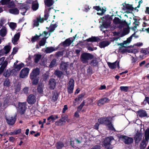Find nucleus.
<instances>
[{
  "label": "nucleus",
  "instance_id": "1",
  "mask_svg": "<svg viewBox=\"0 0 149 149\" xmlns=\"http://www.w3.org/2000/svg\"><path fill=\"white\" fill-rule=\"evenodd\" d=\"M57 26L56 24H51L49 28L48 29V32L44 31L42 33L40 34V36L42 38L39 42V45L40 46H43L45 45L46 42V39L50 35L51 33L53 32L55 30V28Z\"/></svg>",
  "mask_w": 149,
  "mask_h": 149
},
{
  "label": "nucleus",
  "instance_id": "2",
  "mask_svg": "<svg viewBox=\"0 0 149 149\" xmlns=\"http://www.w3.org/2000/svg\"><path fill=\"white\" fill-rule=\"evenodd\" d=\"M111 118H101L98 119V122L101 124H104L107 126L108 129L112 131H115V130L111 124Z\"/></svg>",
  "mask_w": 149,
  "mask_h": 149
},
{
  "label": "nucleus",
  "instance_id": "3",
  "mask_svg": "<svg viewBox=\"0 0 149 149\" xmlns=\"http://www.w3.org/2000/svg\"><path fill=\"white\" fill-rule=\"evenodd\" d=\"M115 143V141L113 138L111 136L107 137L102 142V146H104L108 149H111L112 143Z\"/></svg>",
  "mask_w": 149,
  "mask_h": 149
},
{
  "label": "nucleus",
  "instance_id": "4",
  "mask_svg": "<svg viewBox=\"0 0 149 149\" xmlns=\"http://www.w3.org/2000/svg\"><path fill=\"white\" fill-rule=\"evenodd\" d=\"M93 56L90 54L84 53L81 55V59L83 63H87L89 59L93 58Z\"/></svg>",
  "mask_w": 149,
  "mask_h": 149
},
{
  "label": "nucleus",
  "instance_id": "5",
  "mask_svg": "<svg viewBox=\"0 0 149 149\" xmlns=\"http://www.w3.org/2000/svg\"><path fill=\"white\" fill-rule=\"evenodd\" d=\"M11 48L10 45L5 46L2 49L0 50V56L7 54L9 52Z\"/></svg>",
  "mask_w": 149,
  "mask_h": 149
},
{
  "label": "nucleus",
  "instance_id": "6",
  "mask_svg": "<svg viewBox=\"0 0 149 149\" xmlns=\"http://www.w3.org/2000/svg\"><path fill=\"white\" fill-rule=\"evenodd\" d=\"M5 58L2 57L0 58V65H2L0 68V74L3 72L4 69L7 66L8 63L7 61H4Z\"/></svg>",
  "mask_w": 149,
  "mask_h": 149
},
{
  "label": "nucleus",
  "instance_id": "7",
  "mask_svg": "<svg viewBox=\"0 0 149 149\" xmlns=\"http://www.w3.org/2000/svg\"><path fill=\"white\" fill-rule=\"evenodd\" d=\"M74 81L73 79H70L68 84V93H70L73 92L74 84Z\"/></svg>",
  "mask_w": 149,
  "mask_h": 149
},
{
  "label": "nucleus",
  "instance_id": "8",
  "mask_svg": "<svg viewBox=\"0 0 149 149\" xmlns=\"http://www.w3.org/2000/svg\"><path fill=\"white\" fill-rule=\"evenodd\" d=\"M18 112L21 114H24L25 111L26 103H19L18 104Z\"/></svg>",
  "mask_w": 149,
  "mask_h": 149
},
{
  "label": "nucleus",
  "instance_id": "9",
  "mask_svg": "<svg viewBox=\"0 0 149 149\" xmlns=\"http://www.w3.org/2000/svg\"><path fill=\"white\" fill-rule=\"evenodd\" d=\"M29 69L28 68H24L22 69L20 72L19 77L21 78H24L28 76Z\"/></svg>",
  "mask_w": 149,
  "mask_h": 149
},
{
  "label": "nucleus",
  "instance_id": "10",
  "mask_svg": "<svg viewBox=\"0 0 149 149\" xmlns=\"http://www.w3.org/2000/svg\"><path fill=\"white\" fill-rule=\"evenodd\" d=\"M68 65L65 63L62 62L60 66V69L63 71V73L65 74H68L69 73L68 71Z\"/></svg>",
  "mask_w": 149,
  "mask_h": 149
},
{
  "label": "nucleus",
  "instance_id": "11",
  "mask_svg": "<svg viewBox=\"0 0 149 149\" xmlns=\"http://www.w3.org/2000/svg\"><path fill=\"white\" fill-rule=\"evenodd\" d=\"M5 117L8 124L12 125L14 124L15 121V119L14 117L8 115H6Z\"/></svg>",
  "mask_w": 149,
  "mask_h": 149
},
{
  "label": "nucleus",
  "instance_id": "12",
  "mask_svg": "<svg viewBox=\"0 0 149 149\" xmlns=\"http://www.w3.org/2000/svg\"><path fill=\"white\" fill-rule=\"evenodd\" d=\"M40 72V69L36 68L34 69L30 74V77L32 79H33L34 77H38L37 76L39 74Z\"/></svg>",
  "mask_w": 149,
  "mask_h": 149
},
{
  "label": "nucleus",
  "instance_id": "13",
  "mask_svg": "<svg viewBox=\"0 0 149 149\" xmlns=\"http://www.w3.org/2000/svg\"><path fill=\"white\" fill-rule=\"evenodd\" d=\"M121 137L123 138V141L126 144H129L133 142V139L131 137L123 136H121Z\"/></svg>",
  "mask_w": 149,
  "mask_h": 149
},
{
  "label": "nucleus",
  "instance_id": "14",
  "mask_svg": "<svg viewBox=\"0 0 149 149\" xmlns=\"http://www.w3.org/2000/svg\"><path fill=\"white\" fill-rule=\"evenodd\" d=\"M27 100L28 103L30 104H33L36 102V97L34 95H30L28 97Z\"/></svg>",
  "mask_w": 149,
  "mask_h": 149
},
{
  "label": "nucleus",
  "instance_id": "15",
  "mask_svg": "<svg viewBox=\"0 0 149 149\" xmlns=\"http://www.w3.org/2000/svg\"><path fill=\"white\" fill-rule=\"evenodd\" d=\"M56 83L54 79H50L49 82V87L51 89H54L55 87Z\"/></svg>",
  "mask_w": 149,
  "mask_h": 149
},
{
  "label": "nucleus",
  "instance_id": "16",
  "mask_svg": "<svg viewBox=\"0 0 149 149\" xmlns=\"http://www.w3.org/2000/svg\"><path fill=\"white\" fill-rule=\"evenodd\" d=\"M107 64L109 67L111 69H113L117 67L119 68V62L117 61L113 63L108 62Z\"/></svg>",
  "mask_w": 149,
  "mask_h": 149
},
{
  "label": "nucleus",
  "instance_id": "17",
  "mask_svg": "<svg viewBox=\"0 0 149 149\" xmlns=\"http://www.w3.org/2000/svg\"><path fill=\"white\" fill-rule=\"evenodd\" d=\"M73 40L72 38H70L65 40L63 43V45L64 47L69 46L73 42Z\"/></svg>",
  "mask_w": 149,
  "mask_h": 149
},
{
  "label": "nucleus",
  "instance_id": "18",
  "mask_svg": "<svg viewBox=\"0 0 149 149\" xmlns=\"http://www.w3.org/2000/svg\"><path fill=\"white\" fill-rule=\"evenodd\" d=\"M43 21V18L38 17L34 20V25L35 26H37L39 25V23H42Z\"/></svg>",
  "mask_w": 149,
  "mask_h": 149
},
{
  "label": "nucleus",
  "instance_id": "19",
  "mask_svg": "<svg viewBox=\"0 0 149 149\" xmlns=\"http://www.w3.org/2000/svg\"><path fill=\"white\" fill-rule=\"evenodd\" d=\"M68 117L67 116H65L64 117H63L61 119L59 120L58 122H56V124L59 125H62L65 123L66 120L68 119Z\"/></svg>",
  "mask_w": 149,
  "mask_h": 149
},
{
  "label": "nucleus",
  "instance_id": "20",
  "mask_svg": "<svg viewBox=\"0 0 149 149\" xmlns=\"http://www.w3.org/2000/svg\"><path fill=\"white\" fill-rule=\"evenodd\" d=\"M24 66V64L23 63L17 65V63H15L14 64V68L17 71H19L20 69Z\"/></svg>",
  "mask_w": 149,
  "mask_h": 149
},
{
  "label": "nucleus",
  "instance_id": "21",
  "mask_svg": "<svg viewBox=\"0 0 149 149\" xmlns=\"http://www.w3.org/2000/svg\"><path fill=\"white\" fill-rule=\"evenodd\" d=\"M109 101V100L107 98H104L99 100L97 102L98 105L100 106L104 104L106 102H108Z\"/></svg>",
  "mask_w": 149,
  "mask_h": 149
},
{
  "label": "nucleus",
  "instance_id": "22",
  "mask_svg": "<svg viewBox=\"0 0 149 149\" xmlns=\"http://www.w3.org/2000/svg\"><path fill=\"white\" fill-rule=\"evenodd\" d=\"M137 112V115L140 117H148V114L145 111L140 110Z\"/></svg>",
  "mask_w": 149,
  "mask_h": 149
},
{
  "label": "nucleus",
  "instance_id": "23",
  "mask_svg": "<svg viewBox=\"0 0 149 149\" xmlns=\"http://www.w3.org/2000/svg\"><path fill=\"white\" fill-rule=\"evenodd\" d=\"M20 35V34L19 33H17L15 35L12 40V42L14 45H15L17 44V42L19 39Z\"/></svg>",
  "mask_w": 149,
  "mask_h": 149
},
{
  "label": "nucleus",
  "instance_id": "24",
  "mask_svg": "<svg viewBox=\"0 0 149 149\" xmlns=\"http://www.w3.org/2000/svg\"><path fill=\"white\" fill-rule=\"evenodd\" d=\"M7 32L6 28L3 26L0 31V35L1 36L4 37L6 35Z\"/></svg>",
  "mask_w": 149,
  "mask_h": 149
},
{
  "label": "nucleus",
  "instance_id": "25",
  "mask_svg": "<svg viewBox=\"0 0 149 149\" xmlns=\"http://www.w3.org/2000/svg\"><path fill=\"white\" fill-rule=\"evenodd\" d=\"M109 44V43L107 41H103L99 43V45L100 47L104 48Z\"/></svg>",
  "mask_w": 149,
  "mask_h": 149
},
{
  "label": "nucleus",
  "instance_id": "26",
  "mask_svg": "<svg viewBox=\"0 0 149 149\" xmlns=\"http://www.w3.org/2000/svg\"><path fill=\"white\" fill-rule=\"evenodd\" d=\"M44 2L46 6L49 7L53 4L54 1L53 0H45Z\"/></svg>",
  "mask_w": 149,
  "mask_h": 149
},
{
  "label": "nucleus",
  "instance_id": "27",
  "mask_svg": "<svg viewBox=\"0 0 149 149\" xmlns=\"http://www.w3.org/2000/svg\"><path fill=\"white\" fill-rule=\"evenodd\" d=\"M129 32V29L128 27L124 28L122 32L121 36L123 37L128 34Z\"/></svg>",
  "mask_w": 149,
  "mask_h": 149
},
{
  "label": "nucleus",
  "instance_id": "28",
  "mask_svg": "<svg viewBox=\"0 0 149 149\" xmlns=\"http://www.w3.org/2000/svg\"><path fill=\"white\" fill-rule=\"evenodd\" d=\"M139 22L138 21H135L133 24V26L132 27V29L134 31H135L136 29L139 27Z\"/></svg>",
  "mask_w": 149,
  "mask_h": 149
},
{
  "label": "nucleus",
  "instance_id": "29",
  "mask_svg": "<svg viewBox=\"0 0 149 149\" xmlns=\"http://www.w3.org/2000/svg\"><path fill=\"white\" fill-rule=\"evenodd\" d=\"M132 38V36H130V37L127 38V40L124 41L123 43L120 44V45L122 46H123L125 45H127L130 43Z\"/></svg>",
  "mask_w": 149,
  "mask_h": 149
},
{
  "label": "nucleus",
  "instance_id": "30",
  "mask_svg": "<svg viewBox=\"0 0 149 149\" xmlns=\"http://www.w3.org/2000/svg\"><path fill=\"white\" fill-rule=\"evenodd\" d=\"M30 78L33 84L36 85L38 83L39 81L38 77H34L33 79H32L31 77H30Z\"/></svg>",
  "mask_w": 149,
  "mask_h": 149
},
{
  "label": "nucleus",
  "instance_id": "31",
  "mask_svg": "<svg viewBox=\"0 0 149 149\" xmlns=\"http://www.w3.org/2000/svg\"><path fill=\"white\" fill-rule=\"evenodd\" d=\"M9 12L13 14H17L19 13V11L17 8L10 9L9 10Z\"/></svg>",
  "mask_w": 149,
  "mask_h": 149
},
{
  "label": "nucleus",
  "instance_id": "32",
  "mask_svg": "<svg viewBox=\"0 0 149 149\" xmlns=\"http://www.w3.org/2000/svg\"><path fill=\"white\" fill-rule=\"evenodd\" d=\"M38 7V4L37 1H36L33 2L32 6V8L34 10H37Z\"/></svg>",
  "mask_w": 149,
  "mask_h": 149
},
{
  "label": "nucleus",
  "instance_id": "33",
  "mask_svg": "<svg viewBox=\"0 0 149 149\" xmlns=\"http://www.w3.org/2000/svg\"><path fill=\"white\" fill-rule=\"evenodd\" d=\"M58 118L57 115H52L49 117L47 118L48 121L51 120L52 121H54L55 120Z\"/></svg>",
  "mask_w": 149,
  "mask_h": 149
},
{
  "label": "nucleus",
  "instance_id": "34",
  "mask_svg": "<svg viewBox=\"0 0 149 149\" xmlns=\"http://www.w3.org/2000/svg\"><path fill=\"white\" fill-rule=\"evenodd\" d=\"M110 21L109 19L107 20L106 22H104L103 23V27L105 28H109L111 24Z\"/></svg>",
  "mask_w": 149,
  "mask_h": 149
},
{
  "label": "nucleus",
  "instance_id": "35",
  "mask_svg": "<svg viewBox=\"0 0 149 149\" xmlns=\"http://www.w3.org/2000/svg\"><path fill=\"white\" fill-rule=\"evenodd\" d=\"M99 39V38L97 37H92L91 38L87 39L86 40L88 42H96Z\"/></svg>",
  "mask_w": 149,
  "mask_h": 149
},
{
  "label": "nucleus",
  "instance_id": "36",
  "mask_svg": "<svg viewBox=\"0 0 149 149\" xmlns=\"http://www.w3.org/2000/svg\"><path fill=\"white\" fill-rule=\"evenodd\" d=\"M11 74V71L10 69L5 70L4 72L3 75L5 77H8Z\"/></svg>",
  "mask_w": 149,
  "mask_h": 149
},
{
  "label": "nucleus",
  "instance_id": "37",
  "mask_svg": "<svg viewBox=\"0 0 149 149\" xmlns=\"http://www.w3.org/2000/svg\"><path fill=\"white\" fill-rule=\"evenodd\" d=\"M64 146V144L62 142H57L56 145V147L57 149H61Z\"/></svg>",
  "mask_w": 149,
  "mask_h": 149
},
{
  "label": "nucleus",
  "instance_id": "38",
  "mask_svg": "<svg viewBox=\"0 0 149 149\" xmlns=\"http://www.w3.org/2000/svg\"><path fill=\"white\" fill-rule=\"evenodd\" d=\"M41 57V55L40 54H36L35 55L34 61L36 63H37L39 61Z\"/></svg>",
  "mask_w": 149,
  "mask_h": 149
},
{
  "label": "nucleus",
  "instance_id": "39",
  "mask_svg": "<svg viewBox=\"0 0 149 149\" xmlns=\"http://www.w3.org/2000/svg\"><path fill=\"white\" fill-rule=\"evenodd\" d=\"M56 49L53 47H47L45 50L46 53H49L54 51Z\"/></svg>",
  "mask_w": 149,
  "mask_h": 149
},
{
  "label": "nucleus",
  "instance_id": "40",
  "mask_svg": "<svg viewBox=\"0 0 149 149\" xmlns=\"http://www.w3.org/2000/svg\"><path fill=\"white\" fill-rule=\"evenodd\" d=\"M145 139L146 141L149 139V128L147 129L145 131Z\"/></svg>",
  "mask_w": 149,
  "mask_h": 149
},
{
  "label": "nucleus",
  "instance_id": "41",
  "mask_svg": "<svg viewBox=\"0 0 149 149\" xmlns=\"http://www.w3.org/2000/svg\"><path fill=\"white\" fill-rule=\"evenodd\" d=\"M120 88L121 91L125 92L127 91L129 89V87L127 86H121Z\"/></svg>",
  "mask_w": 149,
  "mask_h": 149
},
{
  "label": "nucleus",
  "instance_id": "42",
  "mask_svg": "<svg viewBox=\"0 0 149 149\" xmlns=\"http://www.w3.org/2000/svg\"><path fill=\"white\" fill-rule=\"evenodd\" d=\"M141 134H139L136 135L135 137V139L136 142H139L141 139Z\"/></svg>",
  "mask_w": 149,
  "mask_h": 149
},
{
  "label": "nucleus",
  "instance_id": "43",
  "mask_svg": "<svg viewBox=\"0 0 149 149\" xmlns=\"http://www.w3.org/2000/svg\"><path fill=\"white\" fill-rule=\"evenodd\" d=\"M146 146V143L145 141L143 140L141 142L140 148V149H144Z\"/></svg>",
  "mask_w": 149,
  "mask_h": 149
},
{
  "label": "nucleus",
  "instance_id": "44",
  "mask_svg": "<svg viewBox=\"0 0 149 149\" xmlns=\"http://www.w3.org/2000/svg\"><path fill=\"white\" fill-rule=\"evenodd\" d=\"M56 60L55 59H53L51 62L50 65L49 67L50 68H52L56 65Z\"/></svg>",
  "mask_w": 149,
  "mask_h": 149
},
{
  "label": "nucleus",
  "instance_id": "45",
  "mask_svg": "<svg viewBox=\"0 0 149 149\" xmlns=\"http://www.w3.org/2000/svg\"><path fill=\"white\" fill-rule=\"evenodd\" d=\"M85 95L84 93H82L81 95H79V97L78 98H76L75 99V101L79 100V101H81L82 100L83 98L84 97Z\"/></svg>",
  "mask_w": 149,
  "mask_h": 149
},
{
  "label": "nucleus",
  "instance_id": "46",
  "mask_svg": "<svg viewBox=\"0 0 149 149\" xmlns=\"http://www.w3.org/2000/svg\"><path fill=\"white\" fill-rule=\"evenodd\" d=\"M40 37V35L39 36L36 35L35 36H33L32 38L31 41L32 42H35L38 39V38Z\"/></svg>",
  "mask_w": 149,
  "mask_h": 149
},
{
  "label": "nucleus",
  "instance_id": "47",
  "mask_svg": "<svg viewBox=\"0 0 149 149\" xmlns=\"http://www.w3.org/2000/svg\"><path fill=\"white\" fill-rule=\"evenodd\" d=\"M58 97V95L57 93H54L52 97V101L53 102L57 100Z\"/></svg>",
  "mask_w": 149,
  "mask_h": 149
},
{
  "label": "nucleus",
  "instance_id": "48",
  "mask_svg": "<svg viewBox=\"0 0 149 149\" xmlns=\"http://www.w3.org/2000/svg\"><path fill=\"white\" fill-rule=\"evenodd\" d=\"M4 85L6 86H10V82L8 79H6L5 80L4 83Z\"/></svg>",
  "mask_w": 149,
  "mask_h": 149
},
{
  "label": "nucleus",
  "instance_id": "49",
  "mask_svg": "<svg viewBox=\"0 0 149 149\" xmlns=\"http://www.w3.org/2000/svg\"><path fill=\"white\" fill-rule=\"evenodd\" d=\"M113 22L116 24H120V21L118 18L115 17L113 20Z\"/></svg>",
  "mask_w": 149,
  "mask_h": 149
},
{
  "label": "nucleus",
  "instance_id": "50",
  "mask_svg": "<svg viewBox=\"0 0 149 149\" xmlns=\"http://www.w3.org/2000/svg\"><path fill=\"white\" fill-rule=\"evenodd\" d=\"M98 64V62L96 59L93 60L91 62L90 64L92 66H95Z\"/></svg>",
  "mask_w": 149,
  "mask_h": 149
},
{
  "label": "nucleus",
  "instance_id": "51",
  "mask_svg": "<svg viewBox=\"0 0 149 149\" xmlns=\"http://www.w3.org/2000/svg\"><path fill=\"white\" fill-rule=\"evenodd\" d=\"M9 26L11 29H14L16 27V24L15 23L11 22L10 23Z\"/></svg>",
  "mask_w": 149,
  "mask_h": 149
},
{
  "label": "nucleus",
  "instance_id": "52",
  "mask_svg": "<svg viewBox=\"0 0 149 149\" xmlns=\"http://www.w3.org/2000/svg\"><path fill=\"white\" fill-rule=\"evenodd\" d=\"M20 132L21 130L20 129H18L14 131L13 132H11V133L12 135H16L20 133Z\"/></svg>",
  "mask_w": 149,
  "mask_h": 149
},
{
  "label": "nucleus",
  "instance_id": "53",
  "mask_svg": "<svg viewBox=\"0 0 149 149\" xmlns=\"http://www.w3.org/2000/svg\"><path fill=\"white\" fill-rule=\"evenodd\" d=\"M141 52V53L144 54L145 55L148 54L149 53V52L146 49H142Z\"/></svg>",
  "mask_w": 149,
  "mask_h": 149
},
{
  "label": "nucleus",
  "instance_id": "54",
  "mask_svg": "<svg viewBox=\"0 0 149 149\" xmlns=\"http://www.w3.org/2000/svg\"><path fill=\"white\" fill-rule=\"evenodd\" d=\"M63 72L60 71H56L55 72L56 75H57L58 77L61 76Z\"/></svg>",
  "mask_w": 149,
  "mask_h": 149
},
{
  "label": "nucleus",
  "instance_id": "55",
  "mask_svg": "<svg viewBox=\"0 0 149 149\" xmlns=\"http://www.w3.org/2000/svg\"><path fill=\"white\" fill-rule=\"evenodd\" d=\"M6 20L3 18L1 19L0 22V26H1L3 25L6 22Z\"/></svg>",
  "mask_w": 149,
  "mask_h": 149
},
{
  "label": "nucleus",
  "instance_id": "56",
  "mask_svg": "<svg viewBox=\"0 0 149 149\" xmlns=\"http://www.w3.org/2000/svg\"><path fill=\"white\" fill-rule=\"evenodd\" d=\"M38 92L40 93H41L43 92V88L42 86H39L38 88Z\"/></svg>",
  "mask_w": 149,
  "mask_h": 149
},
{
  "label": "nucleus",
  "instance_id": "57",
  "mask_svg": "<svg viewBox=\"0 0 149 149\" xmlns=\"http://www.w3.org/2000/svg\"><path fill=\"white\" fill-rule=\"evenodd\" d=\"M18 48L17 47H14L13 48L12 54L13 55L15 54L17 52L18 50Z\"/></svg>",
  "mask_w": 149,
  "mask_h": 149
},
{
  "label": "nucleus",
  "instance_id": "58",
  "mask_svg": "<svg viewBox=\"0 0 149 149\" xmlns=\"http://www.w3.org/2000/svg\"><path fill=\"white\" fill-rule=\"evenodd\" d=\"M10 0H2L1 1L2 5L7 4Z\"/></svg>",
  "mask_w": 149,
  "mask_h": 149
},
{
  "label": "nucleus",
  "instance_id": "59",
  "mask_svg": "<svg viewBox=\"0 0 149 149\" xmlns=\"http://www.w3.org/2000/svg\"><path fill=\"white\" fill-rule=\"evenodd\" d=\"M28 91L29 88L27 87L24 88L23 90V92L26 94H27L28 93Z\"/></svg>",
  "mask_w": 149,
  "mask_h": 149
},
{
  "label": "nucleus",
  "instance_id": "60",
  "mask_svg": "<svg viewBox=\"0 0 149 149\" xmlns=\"http://www.w3.org/2000/svg\"><path fill=\"white\" fill-rule=\"evenodd\" d=\"M85 105V103L84 101H83L81 104L79 105V106L78 107V109L79 110H81L83 107Z\"/></svg>",
  "mask_w": 149,
  "mask_h": 149
},
{
  "label": "nucleus",
  "instance_id": "61",
  "mask_svg": "<svg viewBox=\"0 0 149 149\" xmlns=\"http://www.w3.org/2000/svg\"><path fill=\"white\" fill-rule=\"evenodd\" d=\"M21 13L23 15H25V13L26 12V8H23L21 10Z\"/></svg>",
  "mask_w": 149,
  "mask_h": 149
},
{
  "label": "nucleus",
  "instance_id": "62",
  "mask_svg": "<svg viewBox=\"0 0 149 149\" xmlns=\"http://www.w3.org/2000/svg\"><path fill=\"white\" fill-rule=\"evenodd\" d=\"M99 124L98 123H96L94 125L93 128H94L96 129V130H98V126Z\"/></svg>",
  "mask_w": 149,
  "mask_h": 149
},
{
  "label": "nucleus",
  "instance_id": "63",
  "mask_svg": "<svg viewBox=\"0 0 149 149\" xmlns=\"http://www.w3.org/2000/svg\"><path fill=\"white\" fill-rule=\"evenodd\" d=\"M68 109V108L67 107V105H65L64 107V108L63 109V111H62V113H64L65 112V111L67 110Z\"/></svg>",
  "mask_w": 149,
  "mask_h": 149
},
{
  "label": "nucleus",
  "instance_id": "64",
  "mask_svg": "<svg viewBox=\"0 0 149 149\" xmlns=\"http://www.w3.org/2000/svg\"><path fill=\"white\" fill-rule=\"evenodd\" d=\"M91 149H101V148L99 146H95L93 147Z\"/></svg>",
  "mask_w": 149,
  "mask_h": 149
}]
</instances>
